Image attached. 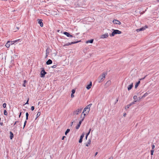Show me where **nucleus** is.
<instances>
[{"instance_id": "39448f33", "label": "nucleus", "mask_w": 159, "mask_h": 159, "mask_svg": "<svg viewBox=\"0 0 159 159\" xmlns=\"http://www.w3.org/2000/svg\"><path fill=\"white\" fill-rule=\"evenodd\" d=\"M85 114H84V116L83 117L82 119L80 120V121L79 122V123H78V124L77 125V126L76 127V129H79V127H80V125L82 123V121L83 120L84 117H85Z\"/></svg>"}, {"instance_id": "4d7b16f0", "label": "nucleus", "mask_w": 159, "mask_h": 159, "mask_svg": "<svg viewBox=\"0 0 159 159\" xmlns=\"http://www.w3.org/2000/svg\"><path fill=\"white\" fill-rule=\"evenodd\" d=\"M3 124V123H0V124L1 125H2Z\"/></svg>"}, {"instance_id": "58836bf2", "label": "nucleus", "mask_w": 159, "mask_h": 159, "mask_svg": "<svg viewBox=\"0 0 159 159\" xmlns=\"http://www.w3.org/2000/svg\"><path fill=\"white\" fill-rule=\"evenodd\" d=\"M75 92V89H72V93H74Z\"/></svg>"}, {"instance_id": "4c0bfd02", "label": "nucleus", "mask_w": 159, "mask_h": 159, "mask_svg": "<svg viewBox=\"0 0 159 159\" xmlns=\"http://www.w3.org/2000/svg\"><path fill=\"white\" fill-rule=\"evenodd\" d=\"M130 106H129V105H127L126 107H125V108L126 109H128L129 108V107H130Z\"/></svg>"}, {"instance_id": "b1692460", "label": "nucleus", "mask_w": 159, "mask_h": 159, "mask_svg": "<svg viewBox=\"0 0 159 159\" xmlns=\"http://www.w3.org/2000/svg\"><path fill=\"white\" fill-rule=\"evenodd\" d=\"M29 116V113L28 112H26V120H27L28 119V116Z\"/></svg>"}, {"instance_id": "3c124183", "label": "nucleus", "mask_w": 159, "mask_h": 159, "mask_svg": "<svg viewBox=\"0 0 159 159\" xmlns=\"http://www.w3.org/2000/svg\"><path fill=\"white\" fill-rule=\"evenodd\" d=\"M133 104H132L131 103H130L129 104V106H132Z\"/></svg>"}, {"instance_id": "7ed1b4c3", "label": "nucleus", "mask_w": 159, "mask_h": 159, "mask_svg": "<svg viewBox=\"0 0 159 159\" xmlns=\"http://www.w3.org/2000/svg\"><path fill=\"white\" fill-rule=\"evenodd\" d=\"M107 73H103L102 75H100L98 78V80L99 82L100 83L102 82L105 78L106 75H107Z\"/></svg>"}, {"instance_id": "423d86ee", "label": "nucleus", "mask_w": 159, "mask_h": 159, "mask_svg": "<svg viewBox=\"0 0 159 159\" xmlns=\"http://www.w3.org/2000/svg\"><path fill=\"white\" fill-rule=\"evenodd\" d=\"M47 74V72L45 71L44 69H43L41 72L40 73V77L42 78H43L45 76V74Z\"/></svg>"}, {"instance_id": "bf43d9fd", "label": "nucleus", "mask_w": 159, "mask_h": 159, "mask_svg": "<svg viewBox=\"0 0 159 159\" xmlns=\"http://www.w3.org/2000/svg\"><path fill=\"white\" fill-rule=\"evenodd\" d=\"M25 125H24V126H23V129H24V128H25Z\"/></svg>"}, {"instance_id": "8fccbe9b", "label": "nucleus", "mask_w": 159, "mask_h": 159, "mask_svg": "<svg viewBox=\"0 0 159 159\" xmlns=\"http://www.w3.org/2000/svg\"><path fill=\"white\" fill-rule=\"evenodd\" d=\"M21 112H20V114H19V118H20V116H21Z\"/></svg>"}, {"instance_id": "a19ab883", "label": "nucleus", "mask_w": 159, "mask_h": 159, "mask_svg": "<svg viewBox=\"0 0 159 159\" xmlns=\"http://www.w3.org/2000/svg\"><path fill=\"white\" fill-rule=\"evenodd\" d=\"M18 122V121H15L13 125V126H14Z\"/></svg>"}, {"instance_id": "e2e57ef3", "label": "nucleus", "mask_w": 159, "mask_h": 159, "mask_svg": "<svg viewBox=\"0 0 159 159\" xmlns=\"http://www.w3.org/2000/svg\"><path fill=\"white\" fill-rule=\"evenodd\" d=\"M144 12H145V11H144V12H143V13H144Z\"/></svg>"}, {"instance_id": "de8ad7c7", "label": "nucleus", "mask_w": 159, "mask_h": 159, "mask_svg": "<svg viewBox=\"0 0 159 159\" xmlns=\"http://www.w3.org/2000/svg\"><path fill=\"white\" fill-rule=\"evenodd\" d=\"M118 98H117V99H116V102L115 103V104L118 101Z\"/></svg>"}, {"instance_id": "79ce46f5", "label": "nucleus", "mask_w": 159, "mask_h": 159, "mask_svg": "<svg viewBox=\"0 0 159 159\" xmlns=\"http://www.w3.org/2000/svg\"><path fill=\"white\" fill-rule=\"evenodd\" d=\"M20 40V39H17V40H16L15 41H13V42H17L18 41Z\"/></svg>"}, {"instance_id": "412c9836", "label": "nucleus", "mask_w": 159, "mask_h": 159, "mask_svg": "<svg viewBox=\"0 0 159 159\" xmlns=\"http://www.w3.org/2000/svg\"><path fill=\"white\" fill-rule=\"evenodd\" d=\"M93 39H91L90 40H89L86 41V43H93Z\"/></svg>"}, {"instance_id": "f704fd0d", "label": "nucleus", "mask_w": 159, "mask_h": 159, "mask_svg": "<svg viewBox=\"0 0 159 159\" xmlns=\"http://www.w3.org/2000/svg\"><path fill=\"white\" fill-rule=\"evenodd\" d=\"M155 145L153 144H152V150H153V149L155 148Z\"/></svg>"}, {"instance_id": "13d9d810", "label": "nucleus", "mask_w": 159, "mask_h": 159, "mask_svg": "<svg viewBox=\"0 0 159 159\" xmlns=\"http://www.w3.org/2000/svg\"><path fill=\"white\" fill-rule=\"evenodd\" d=\"M73 122H72L71 123V126H72L73 125Z\"/></svg>"}, {"instance_id": "c03bdc74", "label": "nucleus", "mask_w": 159, "mask_h": 159, "mask_svg": "<svg viewBox=\"0 0 159 159\" xmlns=\"http://www.w3.org/2000/svg\"><path fill=\"white\" fill-rule=\"evenodd\" d=\"M145 77H146V76H145L144 77H143V78H142L140 79L139 80H143L144 79H145Z\"/></svg>"}, {"instance_id": "052dcab7", "label": "nucleus", "mask_w": 159, "mask_h": 159, "mask_svg": "<svg viewBox=\"0 0 159 159\" xmlns=\"http://www.w3.org/2000/svg\"><path fill=\"white\" fill-rule=\"evenodd\" d=\"M16 28H17V30H18L19 29V28L18 27H16Z\"/></svg>"}, {"instance_id": "49530a36", "label": "nucleus", "mask_w": 159, "mask_h": 159, "mask_svg": "<svg viewBox=\"0 0 159 159\" xmlns=\"http://www.w3.org/2000/svg\"><path fill=\"white\" fill-rule=\"evenodd\" d=\"M109 159H113V156H111V157L109 158Z\"/></svg>"}, {"instance_id": "dca6fc26", "label": "nucleus", "mask_w": 159, "mask_h": 159, "mask_svg": "<svg viewBox=\"0 0 159 159\" xmlns=\"http://www.w3.org/2000/svg\"><path fill=\"white\" fill-rule=\"evenodd\" d=\"M10 43L11 42L10 41H7L5 45L6 46L7 48L9 47L10 45Z\"/></svg>"}, {"instance_id": "c9c22d12", "label": "nucleus", "mask_w": 159, "mask_h": 159, "mask_svg": "<svg viewBox=\"0 0 159 159\" xmlns=\"http://www.w3.org/2000/svg\"><path fill=\"white\" fill-rule=\"evenodd\" d=\"M34 109V106H32L31 107V109L32 111H33Z\"/></svg>"}, {"instance_id": "7c9ffc66", "label": "nucleus", "mask_w": 159, "mask_h": 159, "mask_svg": "<svg viewBox=\"0 0 159 159\" xmlns=\"http://www.w3.org/2000/svg\"><path fill=\"white\" fill-rule=\"evenodd\" d=\"M6 105H7V104L6 103H4L3 104V105H2L3 107H4V108H5L6 107Z\"/></svg>"}, {"instance_id": "72a5a7b5", "label": "nucleus", "mask_w": 159, "mask_h": 159, "mask_svg": "<svg viewBox=\"0 0 159 159\" xmlns=\"http://www.w3.org/2000/svg\"><path fill=\"white\" fill-rule=\"evenodd\" d=\"M91 130V129H90L89 130V132L86 134V135H87V136H88Z\"/></svg>"}, {"instance_id": "c756f323", "label": "nucleus", "mask_w": 159, "mask_h": 159, "mask_svg": "<svg viewBox=\"0 0 159 159\" xmlns=\"http://www.w3.org/2000/svg\"><path fill=\"white\" fill-rule=\"evenodd\" d=\"M26 80H24V84H23V86H24V87H25L26 86V85H25V83L26 82Z\"/></svg>"}, {"instance_id": "a878e982", "label": "nucleus", "mask_w": 159, "mask_h": 159, "mask_svg": "<svg viewBox=\"0 0 159 159\" xmlns=\"http://www.w3.org/2000/svg\"><path fill=\"white\" fill-rule=\"evenodd\" d=\"M40 115V112H39L37 115V117L35 119V120H36V119H37V118L39 117V116Z\"/></svg>"}, {"instance_id": "4be33fe9", "label": "nucleus", "mask_w": 159, "mask_h": 159, "mask_svg": "<svg viewBox=\"0 0 159 159\" xmlns=\"http://www.w3.org/2000/svg\"><path fill=\"white\" fill-rule=\"evenodd\" d=\"M49 50H50V48H48L46 49V57L48 56V53H49Z\"/></svg>"}, {"instance_id": "a211bd4d", "label": "nucleus", "mask_w": 159, "mask_h": 159, "mask_svg": "<svg viewBox=\"0 0 159 159\" xmlns=\"http://www.w3.org/2000/svg\"><path fill=\"white\" fill-rule=\"evenodd\" d=\"M10 139H12L14 135H13V133L11 131H10Z\"/></svg>"}, {"instance_id": "a18cd8bd", "label": "nucleus", "mask_w": 159, "mask_h": 159, "mask_svg": "<svg viewBox=\"0 0 159 159\" xmlns=\"http://www.w3.org/2000/svg\"><path fill=\"white\" fill-rule=\"evenodd\" d=\"M26 123H27V121H26V120L24 122V125H26Z\"/></svg>"}, {"instance_id": "9b49d317", "label": "nucleus", "mask_w": 159, "mask_h": 159, "mask_svg": "<svg viewBox=\"0 0 159 159\" xmlns=\"http://www.w3.org/2000/svg\"><path fill=\"white\" fill-rule=\"evenodd\" d=\"M113 22L114 24H116L120 25L121 24V22L119 20H113Z\"/></svg>"}, {"instance_id": "f257e3e1", "label": "nucleus", "mask_w": 159, "mask_h": 159, "mask_svg": "<svg viewBox=\"0 0 159 159\" xmlns=\"http://www.w3.org/2000/svg\"><path fill=\"white\" fill-rule=\"evenodd\" d=\"M92 105V104H90L89 105L87 106L84 109L81 115V117H82V115L84 114L88 113L90 111V108L91 106Z\"/></svg>"}, {"instance_id": "f8f14e48", "label": "nucleus", "mask_w": 159, "mask_h": 159, "mask_svg": "<svg viewBox=\"0 0 159 159\" xmlns=\"http://www.w3.org/2000/svg\"><path fill=\"white\" fill-rule=\"evenodd\" d=\"M63 34L66 35L68 37H73V36L72 35L70 34L69 33L66 32H64Z\"/></svg>"}, {"instance_id": "9d476101", "label": "nucleus", "mask_w": 159, "mask_h": 159, "mask_svg": "<svg viewBox=\"0 0 159 159\" xmlns=\"http://www.w3.org/2000/svg\"><path fill=\"white\" fill-rule=\"evenodd\" d=\"M84 135V133H83L80 137V139L79 140V143H81L82 142V139Z\"/></svg>"}, {"instance_id": "09e8293b", "label": "nucleus", "mask_w": 159, "mask_h": 159, "mask_svg": "<svg viewBox=\"0 0 159 159\" xmlns=\"http://www.w3.org/2000/svg\"><path fill=\"white\" fill-rule=\"evenodd\" d=\"M65 137H65V136H63L62 137L61 139H62V140H64V138H65Z\"/></svg>"}, {"instance_id": "5fc2aeb1", "label": "nucleus", "mask_w": 159, "mask_h": 159, "mask_svg": "<svg viewBox=\"0 0 159 159\" xmlns=\"http://www.w3.org/2000/svg\"><path fill=\"white\" fill-rule=\"evenodd\" d=\"M126 115V113H125V114H124L123 116H125Z\"/></svg>"}, {"instance_id": "20e7f679", "label": "nucleus", "mask_w": 159, "mask_h": 159, "mask_svg": "<svg viewBox=\"0 0 159 159\" xmlns=\"http://www.w3.org/2000/svg\"><path fill=\"white\" fill-rule=\"evenodd\" d=\"M83 108H79L74 111L72 113L73 116L78 115L81 112Z\"/></svg>"}, {"instance_id": "c85d7f7f", "label": "nucleus", "mask_w": 159, "mask_h": 159, "mask_svg": "<svg viewBox=\"0 0 159 159\" xmlns=\"http://www.w3.org/2000/svg\"><path fill=\"white\" fill-rule=\"evenodd\" d=\"M4 114L5 115L7 116V112L6 110H5L4 111Z\"/></svg>"}, {"instance_id": "f03ea898", "label": "nucleus", "mask_w": 159, "mask_h": 159, "mask_svg": "<svg viewBox=\"0 0 159 159\" xmlns=\"http://www.w3.org/2000/svg\"><path fill=\"white\" fill-rule=\"evenodd\" d=\"M113 30L111 34H110V36H114L115 34H120L122 33V32L117 30Z\"/></svg>"}, {"instance_id": "5701e85b", "label": "nucleus", "mask_w": 159, "mask_h": 159, "mask_svg": "<svg viewBox=\"0 0 159 159\" xmlns=\"http://www.w3.org/2000/svg\"><path fill=\"white\" fill-rule=\"evenodd\" d=\"M148 94V93H145L142 97V98H144L146 96H147Z\"/></svg>"}, {"instance_id": "2eb2a0df", "label": "nucleus", "mask_w": 159, "mask_h": 159, "mask_svg": "<svg viewBox=\"0 0 159 159\" xmlns=\"http://www.w3.org/2000/svg\"><path fill=\"white\" fill-rule=\"evenodd\" d=\"M52 63V61L51 59H49L46 62V64L48 65L51 64Z\"/></svg>"}, {"instance_id": "6e6552de", "label": "nucleus", "mask_w": 159, "mask_h": 159, "mask_svg": "<svg viewBox=\"0 0 159 159\" xmlns=\"http://www.w3.org/2000/svg\"><path fill=\"white\" fill-rule=\"evenodd\" d=\"M148 28V26L145 25L144 27L141 28L140 29H137L136 31L137 32H139L140 31H143L145 30L146 29Z\"/></svg>"}, {"instance_id": "6e6d98bb", "label": "nucleus", "mask_w": 159, "mask_h": 159, "mask_svg": "<svg viewBox=\"0 0 159 159\" xmlns=\"http://www.w3.org/2000/svg\"><path fill=\"white\" fill-rule=\"evenodd\" d=\"M88 136H87V135L86 134V139H87V137H88Z\"/></svg>"}, {"instance_id": "603ef678", "label": "nucleus", "mask_w": 159, "mask_h": 159, "mask_svg": "<svg viewBox=\"0 0 159 159\" xmlns=\"http://www.w3.org/2000/svg\"><path fill=\"white\" fill-rule=\"evenodd\" d=\"M98 153V152H96L95 153V156H96V155Z\"/></svg>"}, {"instance_id": "bb28decb", "label": "nucleus", "mask_w": 159, "mask_h": 159, "mask_svg": "<svg viewBox=\"0 0 159 159\" xmlns=\"http://www.w3.org/2000/svg\"><path fill=\"white\" fill-rule=\"evenodd\" d=\"M133 98L135 100H137V96L136 95L134 96L133 97Z\"/></svg>"}, {"instance_id": "aec40b11", "label": "nucleus", "mask_w": 159, "mask_h": 159, "mask_svg": "<svg viewBox=\"0 0 159 159\" xmlns=\"http://www.w3.org/2000/svg\"><path fill=\"white\" fill-rule=\"evenodd\" d=\"M140 83V81L139 80L137 83H136L135 85V89L137 88L138 86H139V84Z\"/></svg>"}, {"instance_id": "1a4fd4ad", "label": "nucleus", "mask_w": 159, "mask_h": 159, "mask_svg": "<svg viewBox=\"0 0 159 159\" xmlns=\"http://www.w3.org/2000/svg\"><path fill=\"white\" fill-rule=\"evenodd\" d=\"M108 36V34L107 33H106L103 34L101 35L100 38L101 39H104L107 38Z\"/></svg>"}, {"instance_id": "0eeeda50", "label": "nucleus", "mask_w": 159, "mask_h": 159, "mask_svg": "<svg viewBox=\"0 0 159 159\" xmlns=\"http://www.w3.org/2000/svg\"><path fill=\"white\" fill-rule=\"evenodd\" d=\"M80 41H79L72 42L71 43H66V44H64L63 46H69V45H71L72 44H73L76 43H78L79 42H80Z\"/></svg>"}, {"instance_id": "4468645a", "label": "nucleus", "mask_w": 159, "mask_h": 159, "mask_svg": "<svg viewBox=\"0 0 159 159\" xmlns=\"http://www.w3.org/2000/svg\"><path fill=\"white\" fill-rule=\"evenodd\" d=\"M92 86V83L91 82H90L89 84H88L87 86V87H86V88L87 89H90Z\"/></svg>"}, {"instance_id": "6ab92c4d", "label": "nucleus", "mask_w": 159, "mask_h": 159, "mask_svg": "<svg viewBox=\"0 0 159 159\" xmlns=\"http://www.w3.org/2000/svg\"><path fill=\"white\" fill-rule=\"evenodd\" d=\"M91 140L90 139L89 140L88 142L86 143V146L87 147H88L89 145L91 143Z\"/></svg>"}, {"instance_id": "37998d69", "label": "nucleus", "mask_w": 159, "mask_h": 159, "mask_svg": "<svg viewBox=\"0 0 159 159\" xmlns=\"http://www.w3.org/2000/svg\"><path fill=\"white\" fill-rule=\"evenodd\" d=\"M73 94H74L73 93H71V98H73L74 97V95Z\"/></svg>"}, {"instance_id": "864d4df0", "label": "nucleus", "mask_w": 159, "mask_h": 159, "mask_svg": "<svg viewBox=\"0 0 159 159\" xmlns=\"http://www.w3.org/2000/svg\"><path fill=\"white\" fill-rule=\"evenodd\" d=\"M142 98V97L141 98L140 97H139V100H140Z\"/></svg>"}, {"instance_id": "ddd939ff", "label": "nucleus", "mask_w": 159, "mask_h": 159, "mask_svg": "<svg viewBox=\"0 0 159 159\" xmlns=\"http://www.w3.org/2000/svg\"><path fill=\"white\" fill-rule=\"evenodd\" d=\"M38 23L40 25L41 27H42L43 26V20L41 19H38Z\"/></svg>"}, {"instance_id": "ea45409f", "label": "nucleus", "mask_w": 159, "mask_h": 159, "mask_svg": "<svg viewBox=\"0 0 159 159\" xmlns=\"http://www.w3.org/2000/svg\"><path fill=\"white\" fill-rule=\"evenodd\" d=\"M29 101V98H28L27 101V102H26V103H25V104H29V103H28Z\"/></svg>"}, {"instance_id": "cd10ccee", "label": "nucleus", "mask_w": 159, "mask_h": 159, "mask_svg": "<svg viewBox=\"0 0 159 159\" xmlns=\"http://www.w3.org/2000/svg\"><path fill=\"white\" fill-rule=\"evenodd\" d=\"M111 83V81H110V80H108V81L107 83H106V84L107 85V84H108V85H109Z\"/></svg>"}, {"instance_id": "2f4dec72", "label": "nucleus", "mask_w": 159, "mask_h": 159, "mask_svg": "<svg viewBox=\"0 0 159 159\" xmlns=\"http://www.w3.org/2000/svg\"><path fill=\"white\" fill-rule=\"evenodd\" d=\"M154 152V150H151V155H153V153Z\"/></svg>"}, {"instance_id": "473e14b6", "label": "nucleus", "mask_w": 159, "mask_h": 159, "mask_svg": "<svg viewBox=\"0 0 159 159\" xmlns=\"http://www.w3.org/2000/svg\"><path fill=\"white\" fill-rule=\"evenodd\" d=\"M138 101L137 100H134V101H133V102H131L132 104L133 105L136 102H137Z\"/></svg>"}, {"instance_id": "680f3d73", "label": "nucleus", "mask_w": 159, "mask_h": 159, "mask_svg": "<svg viewBox=\"0 0 159 159\" xmlns=\"http://www.w3.org/2000/svg\"><path fill=\"white\" fill-rule=\"evenodd\" d=\"M158 2H159V0H157Z\"/></svg>"}, {"instance_id": "f3484780", "label": "nucleus", "mask_w": 159, "mask_h": 159, "mask_svg": "<svg viewBox=\"0 0 159 159\" xmlns=\"http://www.w3.org/2000/svg\"><path fill=\"white\" fill-rule=\"evenodd\" d=\"M133 86V83H132L131 84L129 85L128 87V90H129L131 89Z\"/></svg>"}, {"instance_id": "393cba45", "label": "nucleus", "mask_w": 159, "mask_h": 159, "mask_svg": "<svg viewBox=\"0 0 159 159\" xmlns=\"http://www.w3.org/2000/svg\"><path fill=\"white\" fill-rule=\"evenodd\" d=\"M70 131V129H67L66 130V131L65 132V134L66 135Z\"/></svg>"}, {"instance_id": "e433bc0d", "label": "nucleus", "mask_w": 159, "mask_h": 159, "mask_svg": "<svg viewBox=\"0 0 159 159\" xmlns=\"http://www.w3.org/2000/svg\"><path fill=\"white\" fill-rule=\"evenodd\" d=\"M57 67V65H54L53 66H52V67L53 68H56Z\"/></svg>"}]
</instances>
